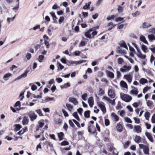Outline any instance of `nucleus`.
<instances>
[{
    "instance_id": "a878e982",
    "label": "nucleus",
    "mask_w": 155,
    "mask_h": 155,
    "mask_svg": "<svg viewBox=\"0 0 155 155\" xmlns=\"http://www.w3.org/2000/svg\"><path fill=\"white\" fill-rule=\"evenodd\" d=\"M121 86L124 88H127V85L126 83L124 81H122L120 82Z\"/></svg>"
},
{
    "instance_id": "5fc2aeb1",
    "label": "nucleus",
    "mask_w": 155,
    "mask_h": 155,
    "mask_svg": "<svg viewBox=\"0 0 155 155\" xmlns=\"http://www.w3.org/2000/svg\"><path fill=\"white\" fill-rule=\"evenodd\" d=\"M35 111L40 116H43L41 110L40 109L37 110H35Z\"/></svg>"
},
{
    "instance_id": "e433bc0d",
    "label": "nucleus",
    "mask_w": 155,
    "mask_h": 155,
    "mask_svg": "<svg viewBox=\"0 0 155 155\" xmlns=\"http://www.w3.org/2000/svg\"><path fill=\"white\" fill-rule=\"evenodd\" d=\"M73 116L77 120L79 121L80 119L78 115L77 112H74L73 114Z\"/></svg>"
},
{
    "instance_id": "052dcab7",
    "label": "nucleus",
    "mask_w": 155,
    "mask_h": 155,
    "mask_svg": "<svg viewBox=\"0 0 155 155\" xmlns=\"http://www.w3.org/2000/svg\"><path fill=\"white\" fill-rule=\"evenodd\" d=\"M115 17V16L114 15H111L110 16H109L107 17V19L108 20H110L111 19H114Z\"/></svg>"
},
{
    "instance_id": "680f3d73",
    "label": "nucleus",
    "mask_w": 155,
    "mask_h": 155,
    "mask_svg": "<svg viewBox=\"0 0 155 155\" xmlns=\"http://www.w3.org/2000/svg\"><path fill=\"white\" fill-rule=\"evenodd\" d=\"M151 120V122L153 123H155V114L153 115Z\"/></svg>"
},
{
    "instance_id": "aec40b11",
    "label": "nucleus",
    "mask_w": 155,
    "mask_h": 155,
    "mask_svg": "<svg viewBox=\"0 0 155 155\" xmlns=\"http://www.w3.org/2000/svg\"><path fill=\"white\" fill-rule=\"evenodd\" d=\"M28 72L29 71L28 70H26L25 71L24 73L19 76L20 78L21 79L22 78H25L27 76V74Z\"/></svg>"
},
{
    "instance_id": "bf43d9fd",
    "label": "nucleus",
    "mask_w": 155,
    "mask_h": 155,
    "mask_svg": "<svg viewBox=\"0 0 155 155\" xmlns=\"http://www.w3.org/2000/svg\"><path fill=\"white\" fill-rule=\"evenodd\" d=\"M130 141H127L124 144V147L125 148H127L130 144Z\"/></svg>"
},
{
    "instance_id": "37998d69",
    "label": "nucleus",
    "mask_w": 155,
    "mask_h": 155,
    "mask_svg": "<svg viewBox=\"0 0 155 155\" xmlns=\"http://www.w3.org/2000/svg\"><path fill=\"white\" fill-rule=\"evenodd\" d=\"M141 49L144 52H147V47L144 45H142L141 46Z\"/></svg>"
},
{
    "instance_id": "3c124183",
    "label": "nucleus",
    "mask_w": 155,
    "mask_h": 155,
    "mask_svg": "<svg viewBox=\"0 0 155 155\" xmlns=\"http://www.w3.org/2000/svg\"><path fill=\"white\" fill-rule=\"evenodd\" d=\"M149 32L155 34V28H152L149 29Z\"/></svg>"
},
{
    "instance_id": "9b49d317",
    "label": "nucleus",
    "mask_w": 155,
    "mask_h": 155,
    "mask_svg": "<svg viewBox=\"0 0 155 155\" xmlns=\"http://www.w3.org/2000/svg\"><path fill=\"white\" fill-rule=\"evenodd\" d=\"M94 28H91L88 31L85 33L84 35L87 38H91V35L90 32L94 30Z\"/></svg>"
},
{
    "instance_id": "c85d7f7f",
    "label": "nucleus",
    "mask_w": 155,
    "mask_h": 155,
    "mask_svg": "<svg viewBox=\"0 0 155 155\" xmlns=\"http://www.w3.org/2000/svg\"><path fill=\"white\" fill-rule=\"evenodd\" d=\"M140 40L146 44H148L147 42V41L146 40L144 36L141 35L140 37Z\"/></svg>"
},
{
    "instance_id": "72a5a7b5",
    "label": "nucleus",
    "mask_w": 155,
    "mask_h": 155,
    "mask_svg": "<svg viewBox=\"0 0 155 155\" xmlns=\"http://www.w3.org/2000/svg\"><path fill=\"white\" fill-rule=\"evenodd\" d=\"M150 115V113L148 111H147L144 114V117L147 120H149Z\"/></svg>"
},
{
    "instance_id": "2eb2a0df",
    "label": "nucleus",
    "mask_w": 155,
    "mask_h": 155,
    "mask_svg": "<svg viewBox=\"0 0 155 155\" xmlns=\"http://www.w3.org/2000/svg\"><path fill=\"white\" fill-rule=\"evenodd\" d=\"M22 122L23 125L28 124L29 122V119L28 117L26 116L24 117Z\"/></svg>"
},
{
    "instance_id": "a18cd8bd",
    "label": "nucleus",
    "mask_w": 155,
    "mask_h": 155,
    "mask_svg": "<svg viewBox=\"0 0 155 155\" xmlns=\"http://www.w3.org/2000/svg\"><path fill=\"white\" fill-rule=\"evenodd\" d=\"M15 15L12 18H8L7 19V21L9 24L10 21H12L15 18Z\"/></svg>"
},
{
    "instance_id": "5701e85b",
    "label": "nucleus",
    "mask_w": 155,
    "mask_h": 155,
    "mask_svg": "<svg viewBox=\"0 0 155 155\" xmlns=\"http://www.w3.org/2000/svg\"><path fill=\"white\" fill-rule=\"evenodd\" d=\"M148 37L150 41H152L155 39V36L153 34L149 35Z\"/></svg>"
},
{
    "instance_id": "cd10ccee",
    "label": "nucleus",
    "mask_w": 155,
    "mask_h": 155,
    "mask_svg": "<svg viewBox=\"0 0 155 155\" xmlns=\"http://www.w3.org/2000/svg\"><path fill=\"white\" fill-rule=\"evenodd\" d=\"M117 130L120 132L123 131V127L122 125L120 124H118L117 126Z\"/></svg>"
},
{
    "instance_id": "de8ad7c7",
    "label": "nucleus",
    "mask_w": 155,
    "mask_h": 155,
    "mask_svg": "<svg viewBox=\"0 0 155 155\" xmlns=\"http://www.w3.org/2000/svg\"><path fill=\"white\" fill-rule=\"evenodd\" d=\"M69 144V142L66 141H64L61 142V146H66L68 145Z\"/></svg>"
},
{
    "instance_id": "20e7f679",
    "label": "nucleus",
    "mask_w": 155,
    "mask_h": 155,
    "mask_svg": "<svg viewBox=\"0 0 155 155\" xmlns=\"http://www.w3.org/2000/svg\"><path fill=\"white\" fill-rule=\"evenodd\" d=\"M97 104L103 113L105 114L106 112V110L104 103L102 102H98Z\"/></svg>"
},
{
    "instance_id": "a19ab883",
    "label": "nucleus",
    "mask_w": 155,
    "mask_h": 155,
    "mask_svg": "<svg viewBox=\"0 0 155 155\" xmlns=\"http://www.w3.org/2000/svg\"><path fill=\"white\" fill-rule=\"evenodd\" d=\"M38 58L39 60L38 61L40 62H42L43 61L42 60H44L45 58V57L43 55H40L39 56Z\"/></svg>"
},
{
    "instance_id": "c9c22d12",
    "label": "nucleus",
    "mask_w": 155,
    "mask_h": 155,
    "mask_svg": "<svg viewBox=\"0 0 155 155\" xmlns=\"http://www.w3.org/2000/svg\"><path fill=\"white\" fill-rule=\"evenodd\" d=\"M137 55L139 57L141 58L144 59L146 58V55L142 54L140 51L138 52Z\"/></svg>"
},
{
    "instance_id": "4d7b16f0",
    "label": "nucleus",
    "mask_w": 155,
    "mask_h": 155,
    "mask_svg": "<svg viewBox=\"0 0 155 155\" xmlns=\"http://www.w3.org/2000/svg\"><path fill=\"white\" fill-rule=\"evenodd\" d=\"M69 122L70 126L73 128H74L75 127V126L73 122L71 120H69Z\"/></svg>"
},
{
    "instance_id": "0e129e2a",
    "label": "nucleus",
    "mask_w": 155,
    "mask_h": 155,
    "mask_svg": "<svg viewBox=\"0 0 155 155\" xmlns=\"http://www.w3.org/2000/svg\"><path fill=\"white\" fill-rule=\"evenodd\" d=\"M105 124L106 126H108L110 124V121L108 119H105Z\"/></svg>"
},
{
    "instance_id": "2f4dec72",
    "label": "nucleus",
    "mask_w": 155,
    "mask_h": 155,
    "mask_svg": "<svg viewBox=\"0 0 155 155\" xmlns=\"http://www.w3.org/2000/svg\"><path fill=\"white\" fill-rule=\"evenodd\" d=\"M21 106V103L19 101H17L15 104L14 106V107H18L19 108H17L16 109L17 110H20V107Z\"/></svg>"
},
{
    "instance_id": "bb28decb",
    "label": "nucleus",
    "mask_w": 155,
    "mask_h": 155,
    "mask_svg": "<svg viewBox=\"0 0 155 155\" xmlns=\"http://www.w3.org/2000/svg\"><path fill=\"white\" fill-rule=\"evenodd\" d=\"M147 80L144 78H141L139 81L140 83L142 84H144L146 83H147Z\"/></svg>"
},
{
    "instance_id": "8fccbe9b",
    "label": "nucleus",
    "mask_w": 155,
    "mask_h": 155,
    "mask_svg": "<svg viewBox=\"0 0 155 155\" xmlns=\"http://www.w3.org/2000/svg\"><path fill=\"white\" fill-rule=\"evenodd\" d=\"M153 104V102L150 101H148L147 103V106L149 107H151Z\"/></svg>"
},
{
    "instance_id": "09e8293b",
    "label": "nucleus",
    "mask_w": 155,
    "mask_h": 155,
    "mask_svg": "<svg viewBox=\"0 0 155 155\" xmlns=\"http://www.w3.org/2000/svg\"><path fill=\"white\" fill-rule=\"evenodd\" d=\"M124 62L123 59L122 58H119L117 60V63L119 64H121Z\"/></svg>"
},
{
    "instance_id": "f3484780",
    "label": "nucleus",
    "mask_w": 155,
    "mask_h": 155,
    "mask_svg": "<svg viewBox=\"0 0 155 155\" xmlns=\"http://www.w3.org/2000/svg\"><path fill=\"white\" fill-rule=\"evenodd\" d=\"M106 72L107 75L110 78L112 79L114 78V75L113 72L107 70L106 71Z\"/></svg>"
},
{
    "instance_id": "e2e57ef3",
    "label": "nucleus",
    "mask_w": 155,
    "mask_h": 155,
    "mask_svg": "<svg viewBox=\"0 0 155 155\" xmlns=\"http://www.w3.org/2000/svg\"><path fill=\"white\" fill-rule=\"evenodd\" d=\"M87 94L86 93H85L82 95L81 97L83 100L84 101H86V97H87Z\"/></svg>"
},
{
    "instance_id": "69168bd1",
    "label": "nucleus",
    "mask_w": 155,
    "mask_h": 155,
    "mask_svg": "<svg viewBox=\"0 0 155 155\" xmlns=\"http://www.w3.org/2000/svg\"><path fill=\"white\" fill-rule=\"evenodd\" d=\"M134 119L136 123L139 124L140 123V120L139 118H137L136 117H134Z\"/></svg>"
},
{
    "instance_id": "f03ea898",
    "label": "nucleus",
    "mask_w": 155,
    "mask_h": 155,
    "mask_svg": "<svg viewBox=\"0 0 155 155\" xmlns=\"http://www.w3.org/2000/svg\"><path fill=\"white\" fill-rule=\"evenodd\" d=\"M120 97L123 101L126 102H129L132 99L131 96L127 94H120Z\"/></svg>"
},
{
    "instance_id": "c03bdc74",
    "label": "nucleus",
    "mask_w": 155,
    "mask_h": 155,
    "mask_svg": "<svg viewBox=\"0 0 155 155\" xmlns=\"http://www.w3.org/2000/svg\"><path fill=\"white\" fill-rule=\"evenodd\" d=\"M124 119L125 121L127 123H132V121L131 119L127 117H124Z\"/></svg>"
},
{
    "instance_id": "7ed1b4c3",
    "label": "nucleus",
    "mask_w": 155,
    "mask_h": 155,
    "mask_svg": "<svg viewBox=\"0 0 155 155\" xmlns=\"http://www.w3.org/2000/svg\"><path fill=\"white\" fill-rule=\"evenodd\" d=\"M30 120L33 121L35 120L37 117V115L34 112L32 111H30L28 114Z\"/></svg>"
},
{
    "instance_id": "4be33fe9",
    "label": "nucleus",
    "mask_w": 155,
    "mask_h": 155,
    "mask_svg": "<svg viewBox=\"0 0 155 155\" xmlns=\"http://www.w3.org/2000/svg\"><path fill=\"white\" fill-rule=\"evenodd\" d=\"M12 76V74L10 73H8L5 74L3 76V78L5 81H7L8 78Z\"/></svg>"
},
{
    "instance_id": "412c9836",
    "label": "nucleus",
    "mask_w": 155,
    "mask_h": 155,
    "mask_svg": "<svg viewBox=\"0 0 155 155\" xmlns=\"http://www.w3.org/2000/svg\"><path fill=\"white\" fill-rule=\"evenodd\" d=\"M111 116L114 119L115 121H117L119 120V117L118 116L114 113L111 114Z\"/></svg>"
},
{
    "instance_id": "79ce46f5",
    "label": "nucleus",
    "mask_w": 155,
    "mask_h": 155,
    "mask_svg": "<svg viewBox=\"0 0 155 155\" xmlns=\"http://www.w3.org/2000/svg\"><path fill=\"white\" fill-rule=\"evenodd\" d=\"M15 130L16 131L19 130L21 128V126L19 124H16L15 125Z\"/></svg>"
},
{
    "instance_id": "423d86ee",
    "label": "nucleus",
    "mask_w": 155,
    "mask_h": 155,
    "mask_svg": "<svg viewBox=\"0 0 155 155\" xmlns=\"http://www.w3.org/2000/svg\"><path fill=\"white\" fill-rule=\"evenodd\" d=\"M103 99L107 101L112 105H114L115 104V99L112 100L108 97L105 96L103 97Z\"/></svg>"
},
{
    "instance_id": "58836bf2",
    "label": "nucleus",
    "mask_w": 155,
    "mask_h": 155,
    "mask_svg": "<svg viewBox=\"0 0 155 155\" xmlns=\"http://www.w3.org/2000/svg\"><path fill=\"white\" fill-rule=\"evenodd\" d=\"M66 106L69 110L71 112L73 109V107L70 104H66Z\"/></svg>"
},
{
    "instance_id": "4468645a",
    "label": "nucleus",
    "mask_w": 155,
    "mask_h": 155,
    "mask_svg": "<svg viewBox=\"0 0 155 155\" xmlns=\"http://www.w3.org/2000/svg\"><path fill=\"white\" fill-rule=\"evenodd\" d=\"M88 101L90 106L91 107H92L94 104V101L93 97H90L88 99Z\"/></svg>"
},
{
    "instance_id": "ddd939ff",
    "label": "nucleus",
    "mask_w": 155,
    "mask_h": 155,
    "mask_svg": "<svg viewBox=\"0 0 155 155\" xmlns=\"http://www.w3.org/2000/svg\"><path fill=\"white\" fill-rule=\"evenodd\" d=\"M145 135L147 137L148 140L151 142H153V139L152 136L148 132H146Z\"/></svg>"
},
{
    "instance_id": "4c0bfd02",
    "label": "nucleus",
    "mask_w": 155,
    "mask_h": 155,
    "mask_svg": "<svg viewBox=\"0 0 155 155\" xmlns=\"http://www.w3.org/2000/svg\"><path fill=\"white\" fill-rule=\"evenodd\" d=\"M90 112L89 110H87L85 111L84 113V116L86 118H89L90 117Z\"/></svg>"
},
{
    "instance_id": "c756f323",
    "label": "nucleus",
    "mask_w": 155,
    "mask_h": 155,
    "mask_svg": "<svg viewBox=\"0 0 155 155\" xmlns=\"http://www.w3.org/2000/svg\"><path fill=\"white\" fill-rule=\"evenodd\" d=\"M91 2H89L88 3H86L85 5L83 6V8L84 9H89L90 8L89 6L91 5Z\"/></svg>"
},
{
    "instance_id": "f704fd0d",
    "label": "nucleus",
    "mask_w": 155,
    "mask_h": 155,
    "mask_svg": "<svg viewBox=\"0 0 155 155\" xmlns=\"http://www.w3.org/2000/svg\"><path fill=\"white\" fill-rule=\"evenodd\" d=\"M70 86V84L69 83L65 84L61 86L60 87L61 89L67 88Z\"/></svg>"
},
{
    "instance_id": "473e14b6",
    "label": "nucleus",
    "mask_w": 155,
    "mask_h": 155,
    "mask_svg": "<svg viewBox=\"0 0 155 155\" xmlns=\"http://www.w3.org/2000/svg\"><path fill=\"white\" fill-rule=\"evenodd\" d=\"M140 105H142V103L140 101L138 102H134L132 104L133 106L136 108H137Z\"/></svg>"
},
{
    "instance_id": "ea45409f",
    "label": "nucleus",
    "mask_w": 155,
    "mask_h": 155,
    "mask_svg": "<svg viewBox=\"0 0 155 155\" xmlns=\"http://www.w3.org/2000/svg\"><path fill=\"white\" fill-rule=\"evenodd\" d=\"M29 85L31 86V89L32 91H35L37 88V86L35 84H32V83L29 84Z\"/></svg>"
},
{
    "instance_id": "6ab92c4d",
    "label": "nucleus",
    "mask_w": 155,
    "mask_h": 155,
    "mask_svg": "<svg viewBox=\"0 0 155 155\" xmlns=\"http://www.w3.org/2000/svg\"><path fill=\"white\" fill-rule=\"evenodd\" d=\"M134 129L137 133H140L141 132V128L139 126H135Z\"/></svg>"
},
{
    "instance_id": "a211bd4d",
    "label": "nucleus",
    "mask_w": 155,
    "mask_h": 155,
    "mask_svg": "<svg viewBox=\"0 0 155 155\" xmlns=\"http://www.w3.org/2000/svg\"><path fill=\"white\" fill-rule=\"evenodd\" d=\"M119 45L120 46V47H123L125 48L126 49H128V48L126 45V43L125 41H121L119 43Z\"/></svg>"
},
{
    "instance_id": "b1692460",
    "label": "nucleus",
    "mask_w": 155,
    "mask_h": 155,
    "mask_svg": "<svg viewBox=\"0 0 155 155\" xmlns=\"http://www.w3.org/2000/svg\"><path fill=\"white\" fill-rule=\"evenodd\" d=\"M64 136V134L62 132H61L58 134V136L60 140H61L63 139Z\"/></svg>"
},
{
    "instance_id": "1a4fd4ad",
    "label": "nucleus",
    "mask_w": 155,
    "mask_h": 155,
    "mask_svg": "<svg viewBox=\"0 0 155 155\" xmlns=\"http://www.w3.org/2000/svg\"><path fill=\"white\" fill-rule=\"evenodd\" d=\"M142 138L140 136L138 135H136L134 138V141L137 143H139L141 142Z\"/></svg>"
},
{
    "instance_id": "49530a36",
    "label": "nucleus",
    "mask_w": 155,
    "mask_h": 155,
    "mask_svg": "<svg viewBox=\"0 0 155 155\" xmlns=\"http://www.w3.org/2000/svg\"><path fill=\"white\" fill-rule=\"evenodd\" d=\"M113 25V24L112 22H110L107 25L109 27V28L108 29V30H110L112 29L113 28V27L112 26Z\"/></svg>"
},
{
    "instance_id": "f8f14e48",
    "label": "nucleus",
    "mask_w": 155,
    "mask_h": 155,
    "mask_svg": "<svg viewBox=\"0 0 155 155\" xmlns=\"http://www.w3.org/2000/svg\"><path fill=\"white\" fill-rule=\"evenodd\" d=\"M124 78L127 81L128 83H131L132 78L130 74H125L124 75Z\"/></svg>"
},
{
    "instance_id": "6e6552de",
    "label": "nucleus",
    "mask_w": 155,
    "mask_h": 155,
    "mask_svg": "<svg viewBox=\"0 0 155 155\" xmlns=\"http://www.w3.org/2000/svg\"><path fill=\"white\" fill-rule=\"evenodd\" d=\"M86 61L85 60H82L79 61H70L69 62L71 64H75L76 65H78L84 63L86 62Z\"/></svg>"
},
{
    "instance_id": "dca6fc26",
    "label": "nucleus",
    "mask_w": 155,
    "mask_h": 155,
    "mask_svg": "<svg viewBox=\"0 0 155 155\" xmlns=\"http://www.w3.org/2000/svg\"><path fill=\"white\" fill-rule=\"evenodd\" d=\"M151 26L152 25L150 23L145 22L143 23L142 27L143 28H147Z\"/></svg>"
},
{
    "instance_id": "774afa93",
    "label": "nucleus",
    "mask_w": 155,
    "mask_h": 155,
    "mask_svg": "<svg viewBox=\"0 0 155 155\" xmlns=\"http://www.w3.org/2000/svg\"><path fill=\"white\" fill-rule=\"evenodd\" d=\"M123 11V8L120 5L119 6L118 8V11L119 13H121Z\"/></svg>"
},
{
    "instance_id": "39448f33",
    "label": "nucleus",
    "mask_w": 155,
    "mask_h": 155,
    "mask_svg": "<svg viewBox=\"0 0 155 155\" xmlns=\"http://www.w3.org/2000/svg\"><path fill=\"white\" fill-rule=\"evenodd\" d=\"M130 66L124 65L123 68H120V71L122 72H125L129 71L131 69Z\"/></svg>"
},
{
    "instance_id": "338daca9",
    "label": "nucleus",
    "mask_w": 155,
    "mask_h": 155,
    "mask_svg": "<svg viewBox=\"0 0 155 155\" xmlns=\"http://www.w3.org/2000/svg\"><path fill=\"white\" fill-rule=\"evenodd\" d=\"M58 68H59L61 70H62L64 68V66L63 65H62L59 62L58 63Z\"/></svg>"
},
{
    "instance_id": "393cba45",
    "label": "nucleus",
    "mask_w": 155,
    "mask_h": 155,
    "mask_svg": "<svg viewBox=\"0 0 155 155\" xmlns=\"http://www.w3.org/2000/svg\"><path fill=\"white\" fill-rule=\"evenodd\" d=\"M130 93L132 94L137 95L138 93V91L137 88L133 89L130 92Z\"/></svg>"
},
{
    "instance_id": "7c9ffc66",
    "label": "nucleus",
    "mask_w": 155,
    "mask_h": 155,
    "mask_svg": "<svg viewBox=\"0 0 155 155\" xmlns=\"http://www.w3.org/2000/svg\"><path fill=\"white\" fill-rule=\"evenodd\" d=\"M117 51L118 52L121 54H124L126 53V51L122 49L121 47H119L117 48Z\"/></svg>"
},
{
    "instance_id": "603ef678",
    "label": "nucleus",
    "mask_w": 155,
    "mask_h": 155,
    "mask_svg": "<svg viewBox=\"0 0 155 155\" xmlns=\"http://www.w3.org/2000/svg\"><path fill=\"white\" fill-rule=\"evenodd\" d=\"M25 57L27 60H29L31 57V54L29 53H27L25 56Z\"/></svg>"
},
{
    "instance_id": "864d4df0",
    "label": "nucleus",
    "mask_w": 155,
    "mask_h": 155,
    "mask_svg": "<svg viewBox=\"0 0 155 155\" xmlns=\"http://www.w3.org/2000/svg\"><path fill=\"white\" fill-rule=\"evenodd\" d=\"M73 121L76 125L78 127H80L81 126L79 123L74 119H73Z\"/></svg>"
},
{
    "instance_id": "f257e3e1",
    "label": "nucleus",
    "mask_w": 155,
    "mask_h": 155,
    "mask_svg": "<svg viewBox=\"0 0 155 155\" xmlns=\"http://www.w3.org/2000/svg\"><path fill=\"white\" fill-rule=\"evenodd\" d=\"M143 143L145 145L143 144H139V146L140 149H143V152L144 154L146 155L149 154V144L147 143V142L146 140L145 139L143 140Z\"/></svg>"
},
{
    "instance_id": "13d9d810",
    "label": "nucleus",
    "mask_w": 155,
    "mask_h": 155,
    "mask_svg": "<svg viewBox=\"0 0 155 155\" xmlns=\"http://www.w3.org/2000/svg\"><path fill=\"white\" fill-rule=\"evenodd\" d=\"M150 88L148 87H145L143 90V93L145 94L147 91Z\"/></svg>"
},
{
    "instance_id": "0eeeda50",
    "label": "nucleus",
    "mask_w": 155,
    "mask_h": 155,
    "mask_svg": "<svg viewBox=\"0 0 155 155\" xmlns=\"http://www.w3.org/2000/svg\"><path fill=\"white\" fill-rule=\"evenodd\" d=\"M108 95L111 98H114L115 97V94L112 89L109 90L108 92Z\"/></svg>"
},
{
    "instance_id": "6e6d98bb",
    "label": "nucleus",
    "mask_w": 155,
    "mask_h": 155,
    "mask_svg": "<svg viewBox=\"0 0 155 155\" xmlns=\"http://www.w3.org/2000/svg\"><path fill=\"white\" fill-rule=\"evenodd\" d=\"M54 100V97H47L45 100V101L46 102H48L50 101H52Z\"/></svg>"
},
{
    "instance_id": "9d476101",
    "label": "nucleus",
    "mask_w": 155,
    "mask_h": 155,
    "mask_svg": "<svg viewBox=\"0 0 155 155\" xmlns=\"http://www.w3.org/2000/svg\"><path fill=\"white\" fill-rule=\"evenodd\" d=\"M69 101L73 103L74 105H77L78 104V101L74 97H69Z\"/></svg>"
}]
</instances>
